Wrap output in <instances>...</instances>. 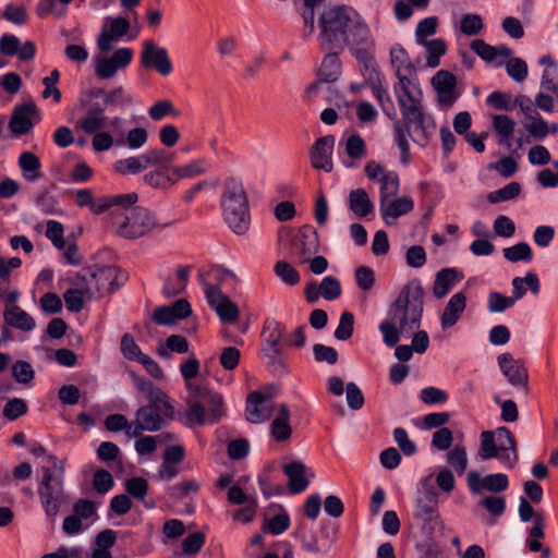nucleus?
I'll use <instances>...</instances> for the list:
<instances>
[{"label":"nucleus","instance_id":"774afa93","mask_svg":"<svg viewBox=\"0 0 558 558\" xmlns=\"http://www.w3.org/2000/svg\"><path fill=\"white\" fill-rule=\"evenodd\" d=\"M483 19L478 14L468 13L461 19L460 28L464 35L475 36L483 29Z\"/></svg>","mask_w":558,"mask_h":558},{"label":"nucleus","instance_id":"0e129e2a","mask_svg":"<svg viewBox=\"0 0 558 558\" xmlns=\"http://www.w3.org/2000/svg\"><path fill=\"white\" fill-rule=\"evenodd\" d=\"M393 439L398 444L402 453L407 457L414 456L417 447L414 441L409 438L408 432L403 427H396L392 432Z\"/></svg>","mask_w":558,"mask_h":558},{"label":"nucleus","instance_id":"cd10ccee","mask_svg":"<svg viewBox=\"0 0 558 558\" xmlns=\"http://www.w3.org/2000/svg\"><path fill=\"white\" fill-rule=\"evenodd\" d=\"M466 307V296L463 292L453 294L444 308L440 317V325L442 329L454 326L461 318L462 313Z\"/></svg>","mask_w":558,"mask_h":558},{"label":"nucleus","instance_id":"4d7b16f0","mask_svg":"<svg viewBox=\"0 0 558 558\" xmlns=\"http://www.w3.org/2000/svg\"><path fill=\"white\" fill-rule=\"evenodd\" d=\"M320 295L327 301L337 300L341 293L342 288L339 279L333 276H326L319 284Z\"/></svg>","mask_w":558,"mask_h":558},{"label":"nucleus","instance_id":"1a4fd4ad","mask_svg":"<svg viewBox=\"0 0 558 558\" xmlns=\"http://www.w3.org/2000/svg\"><path fill=\"white\" fill-rule=\"evenodd\" d=\"M158 227L155 215L145 207L135 206L130 216L119 226V235L125 239H138Z\"/></svg>","mask_w":558,"mask_h":558},{"label":"nucleus","instance_id":"864d4df0","mask_svg":"<svg viewBox=\"0 0 558 558\" xmlns=\"http://www.w3.org/2000/svg\"><path fill=\"white\" fill-rule=\"evenodd\" d=\"M353 331L354 315L349 311H344L340 315L339 325L333 332V337L339 341H347L352 337Z\"/></svg>","mask_w":558,"mask_h":558},{"label":"nucleus","instance_id":"2f4dec72","mask_svg":"<svg viewBox=\"0 0 558 558\" xmlns=\"http://www.w3.org/2000/svg\"><path fill=\"white\" fill-rule=\"evenodd\" d=\"M349 209L359 218H365L374 214L375 206L367 192L360 187L352 190L348 197Z\"/></svg>","mask_w":558,"mask_h":558},{"label":"nucleus","instance_id":"423d86ee","mask_svg":"<svg viewBox=\"0 0 558 558\" xmlns=\"http://www.w3.org/2000/svg\"><path fill=\"white\" fill-rule=\"evenodd\" d=\"M50 465L43 466V477L38 485V496L45 514L54 518L64 500V465L58 457L48 454Z\"/></svg>","mask_w":558,"mask_h":558},{"label":"nucleus","instance_id":"2eb2a0df","mask_svg":"<svg viewBox=\"0 0 558 558\" xmlns=\"http://www.w3.org/2000/svg\"><path fill=\"white\" fill-rule=\"evenodd\" d=\"M133 49L128 47L118 48L111 57L97 59L95 64V74L100 80L113 77L120 69L129 66L133 60Z\"/></svg>","mask_w":558,"mask_h":558},{"label":"nucleus","instance_id":"aec40b11","mask_svg":"<svg viewBox=\"0 0 558 558\" xmlns=\"http://www.w3.org/2000/svg\"><path fill=\"white\" fill-rule=\"evenodd\" d=\"M351 53L357 49L375 48V41L371 35L369 27L363 21L357 12H355L348 32V44Z\"/></svg>","mask_w":558,"mask_h":558},{"label":"nucleus","instance_id":"09e8293b","mask_svg":"<svg viewBox=\"0 0 558 558\" xmlns=\"http://www.w3.org/2000/svg\"><path fill=\"white\" fill-rule=\"evenodd\" d=\"M322 547L324 551L330 550L339 536V525L330 520H323L319 525Z\"/></svg>","mask_w":558,"mask_h":558},{"label":"nucleus","instance_id":"13d9d810","mask_svg":"<svg viewBox=\"0 0 558 558\" xmlns=\"http://www.w3.org/2000/svg\"><path fill=\"white\" fill-rule=\"evenodd\" d=\"M313 356L317 363H327L335 365L339 361L338 351L333 347H329L323 343H315L313 345Z\"/></svg>","mask_w":558,"mask_h":558},{"label":"nucleus","instance_id":"6e6552de","mask_svg":"<svg viewBox=\"0 0 558 558\" xmlns=\"http://www.w3.org/2000/svg\"><path fill=\"white\" fill-rule=\"evenodd\" d=\"M390 59L398 78V83L393 85L395 95L396 97H408V99L411 100L412 92L410 90V86L414 85L411 76L415 74L416 68L412 63L408 51L400 44H395L391 47Z\"/></svg>","mask_w":558,"mask_h":558},{"label":"nucleus","instance_id":"a18cd8bd","mask_svg":"<svg viewBox=\"0 0 558 558\" xmlns=\"http://www.w3.org/2000/svg\"><path fill=\"white\" fill-rule=\"evenodd\" d=\"M521 190V184L519 182L513 181L499 190L489 192L487 194V201L490 204L511 201L520 195Z\"/></svg>","mask_w":558,"mask_h":558},{"label":"nucleus","instance_id":"c03bdc74","mask_svg":"<svg viewBox=\"0 0 558 558\" xmlns=\"http://www.w3.org/2000/svg\"><path fill=\"white\" fill-rule=\"evenodd\" d=\"M153 417L144 416L137 410L135 412V422L129 423V427L125 428V433L129 437H138L142 432H158L160 428L154 424Z\"/></svg>","mask_w":558,"mask_h":558},{"label":"nucleus","instance_id":"338daca9","mask_svg":"<svg viewBox=\"0 0 558 558\" xmlns=\"http://www.w3.org/2000/svg\"><path fill=\"white\" fill-rule=\"evenodd\" d=\"M438 19L436 16H428L418 22L415 28V36L417 43L421 45L427 41L425 38L433 36L437 32Z\"/></svg>","mask_w":558,"mask_h":558},{"label":"nucleus","instance_id":"79ce46f5","mask_svg":"<svg viewBox=\"0 0 558 558\" xmlns=\"http://www.w3.org/2000/svg\"><path fill=\"white\" fill-rule=\"evenodd\" d=\"M146 163L154 167L174 168L173 161L175 160V153L166 150L165 148L155 147L147 150Z\"/></svg>","mask_w":558,"mask_h":558},{"label":"nucleus","instance_id":"4be33fe9","mask_svg":"<svg viewBox=\"0 0 558 558\" xmlns=\"http://www.w3.org/2000/svg\"><path fill=\"white\" fill-rule=\"evenodd\" d=\"M86 116L81 120L80 128L87 134H94L106 125L108 118L105 112L108 109L102 100L89 99Z\"/></svg>","mask_w":558,"mask_h":558},{"label":"nucleus","instance_id":"dca6fc26","mask_svg":"<svg viewBox=\"0 0 558 558\" xmlns=\"http://www.w3.org/2000/svg\"><path fill=\"white\" fill-rule=\"evenodd\" d=\"M468 487L474 495H480L483 490L492 493H501L509 487V477L505 473L487 474L482 477L477 471H470L466 475Z\"/></svg>","mask_w":558,"mask_h":558},{"label":"nucleus","instance_id":"3c124183","mask_svg":"<svg viewBox=\"0 0 558 558\" xmlns=\"http://www.w3.org/2000/svg\"><path fill=\"white\" fill-rule=\"evenodd\" d=\"M274 272L288 286H296L300 282L299 271L288 262L279 260L274 266Z\"/></svg>","mask_w":558,"mask_h":558},{"label":"nucleus","instance_id":"e2e57ef3","mask_svg":"<svg viewBox=\"0 0 558 558\" xmlns=\"http://www.w3.org/2000/svg\"><path fill=\"white\" fill-rule=\"evenodd\" d=\"M36 206L45 215H61L62 210L58 208L59 202L47 191L39 193L35 198Z\"/></svg>","mask_w":558,"mask_h":558},{"label":"nucleus","instance_id":"7ed1b4c3","mask_svg":"<svg viewBox=\"0 0 558 558\" xmlns=\"http://www.w3.org/2000/svg\"><path fill=\"white\" fill-rule=\"evenodd\" d=\"M399 108L402 114V120H397L393 123L395 143L400 149V159L403 165H408L411 158L410 144L408 136L412 137L411 128L415 125V130L420 132L423 141L421 145H425L428 141L426 114L423 110L421 99L412 94V99L408 97H397Z\"/></svg>","mask_w":558,"mask_h":558},{"label":"nucleus","instance_id":"473e14b6","mask_svg":"<svg viewBox=\"0 0 558 558\" xmlns=\"http://www.w3.org/2000/svg\"><path fill=\"white\" fill-rule=\"evenodd\" d=\"M352 56L356 59L360 72L366 81L369 76L383 74L375 59V48L357 49Z\"/></svg>","mask_w":558,"mask_h":558},{"label":"nucleus","instance_id":"0eeeda50","mask_svg":"<svg viewBox=\"0 0 558 558\" xmlns=\"http://www.w3.org/2000/svg\"><path fill=\"white\" fill-rule=\"evenodd\" d=\"M133 383L136 389L144 393L147 403L141 405L137 411L144 416L153 417L154 424L158 425L162 429L168 421L175 418V410L170 402V397L161 388L156 387L151 380L144 376H138L135 373H131Z\"/></svg>","mask_w":558,"mask_h":558},{"label":"nucleus","instance_id":"e433bc0d","mask_svg":"<svg viewBox=\"0 0 558 558\" xmlns=\"http://www.w3.org/2000/svg\"><path fill=\"white\" fill-rule=\"evenodd\" d=\"M146 154H142L120 159L114 162V171L122 175L138 174L149 167L146 163Z\"/></svg>","mask_w":558,"mask_h":558},{"label":"nucleus","instance_id":"a211bd4d","mask_svg":"<svg viewBox=\"0 0 558 558\" xmlns=\"http://www.w3.org/2000/svg\"><path fill=\"white\" fill-rule=\"evenodd\" d=\"M335 136L331 134L322 136L315 141L310 149L311 165L316 170L325 172L332 171V151L335 146Z\"/></svg>","mask_w":558,"mask_h":558},{"label":"nucleus","instance_id":"f8f14e48","mask_svg":"<svg viewBox=\"0 0 558 558\" xmlns=\"http://www.w3.org/2000/svg\"><path fill=\"white\" fill-rule=\"evenodd\" d=\"M290 250L300 262L306 263L308 256L315 255L319 250L318 232L312 225H304L298 229L290 241Z\"/></svg>","mask_w":558,"mask_h":558},{"label":"nucleus","instance_id":"20e7f679","mask_svg":"<svg viewBox=\"0 0 558 558\" xmlns=\"http://www.w3.org/2000/svg\"><path fill=\"white\" fill-rule=\"evenodd\" d=\"M220 207L223 220L232 232L242 235L248 231L251 223L250 204L240 179L228 178L225 181Z\"/></svg>","mask_w":558,"mask_h":558},{"label":"nucleus","instance_id":"603ef678","mask_svg":"<svg viewBox=\"0 0 558 558\" xmlns=\"http://www.w3.org/2000/svg\"><path fill=\"white\" fill-rule=\"evenodd\" d=\"M148 482L144 477L134 476L125 481L124 489L129 497L136 500H144L148 493Z\"/></svg>","mask_w":558,"mask_h":558},{"label":"nucleus","instance_id":"6ab92c4d","mask_svg":"<svg viewBox=\"0 0 558 558\" xmlns=\"http://www.w3.org/2000/svg\"><path fill=\"white\" fill-rule=\"evenodd\" d=\"M37 46L33 40L21 43L13 34L5 33L0 37V53L5 57L16 56L20 61L27 62L35 58Z\"/></svg>","mask_w":558,"mask_h":558},{"label":"nucleus","instance_id":"c9c22d12","mask_svg":"<svg viewBox=\"0 0 558 558\" xmlns=\"http://www.w3.org/2000/svg\"><path fill=\"white\" fill-rule=\"evenodd\" d=\"M19 167L28 181H37L41 178V162L38 156L32 151H23L19 157Z\"/></svg>","mask_w":558,"mask_h":558},{"label":"nucleus","instance_id":"c756f323","mask_svg":"<svg viewBox=\"0 0 558 558\" xmlns=\"http://www.w3.org/2000/svg\"><path fill=\"white\" fill-rule=\"evenodd\" d=\"M290 421V409L286 403L280 404L278 414L270 423V435L278 441L283 442L292 435V427Z\"/></svg>","mask_w":558,"mask_h":558},{"label":"nucleus","instance_id":"9d476101","mask_svg":"<svg viewBox=\"0 0 558 558\" xmlns=\"http://www.w3.org/2000/svg\"><path fill=\"white\" fill-rule=\"evenodd\" d=\"M90 277L99 293L112 294L128 282L129 272L120 266L101 265L95 266V269L90 270Z\"/></svg>","mask_w":558,"mask_h":558},{"label":"nucleus","instance_id":"39448f33","mask_svg":"<svg viewBox=\"0 0 558 558\" xmlns=\"http://www.w3.org/2000/svg\"><path fill=\"white\" fill-rule=\"evenodd\" d=\"M355 10L345 4L335 5L318 17L322 48L343 51L348 44V32Z\"/></svg>","mask_w":558,"mask_h":558},{"label":"nucleus","instance_id":"a19ab883","mask_svg":"<svg viewBox=\"0 0 558 558\" xmlns=\"http://www.w3.org/2000/svg\"><path fill=\"white\" fill-rule=\"evenodd\" d=\"M428 52L427 65L432 69L437 68L440 64V58L447 53L448 46L445 39L436 38L427 40L423 44Z\"/></svg>","mask_w":558,"mask_h":558},{"label":"nucleus","instance_id":"de8ad7c7","mask_svg":"<svg viewBox=\"0 0 558 558\" xmlns=\"http://www.w3.org/2000/svg\"><path fill=\"white\" fill-rule=\"evenodd\" d=\"M471 49L484 61L495 62V66H501L505 64V60L496 61L497 49L495 46L488 45L483 39H474L471 43Z\"/></svg>","mask_w":558,"mask_h":558},{"label":"nucleus","instance_id":"72a5a7b5","mask_svg":"<svg viewBox=\"0 0 558 558\" xmlns=\"http://www.w3.org/2000/svg\"><path fill=\"white\" fill-rule=\"evenodd\" d=\"M292 536L301 542L302 549L307 553L320 554L324 551L317 535L313 531H307L306 524L303 522L295 526Z\"/></svg>","mask_w":558,"mask_h":558},{"label":"nucleus","instance_id":"37998d69","mask_svg":"<svg viewBox=\"0 0 558 558\" xmlns=\"http://www.w3.org/2000/svg\"><path fill=\"white\" fill-rule=\"evenodd\" d=\"M280 512L270 518L263 526L264 531L272 535L284 533L291 524L290 515L287 510L279 505Z\"/></svg>","mask_w":558,"mask_h":558},{"label":"nucleus","instance_id":"b1692460","mask_svg":"<svg viewBox=\"0 0 558 558\" xmlns=\"http://www.w3.org/2000/svg\"><path fill=\"white\" fill-rule=\"evenodd\" d=\"M413 208L414 202L410 196L379 203L380 215L387 226H392L397 218L409 214Z\"/></svg>","mask_w":558,"mask_h":558},{"label":"nucleus","instance_id":"8fccbe9b","mask_svg":"<svg viewBox=\"0 0 558 558\" xmlns=\"http://www.w3.org/2000/svg\"><path fill=\"white\" fill-rule=\"evenodd\" d=\"M205 542L206 535L201 531L189 534L182 541V554L187 557L196 556L205 545Z\"/></svg>","mask_w":558,"mask_h":558},{"label":"nucleus","instance_id":"7c9ffc66","mask_svg":"<svg viewBox=\"0 0 558 558\" xmlns=\"http://www.w3.org/2000/svg\"><path fill=\"white\" fill-rule=\"evenodd\" d=\"M463 274L457 268H442L436 274L433 286L435 298L442 299L446 296L454 282L463 279Z\"/></svg>","mask_w":558,"mask_h":558},{"label":"nucleus","instance_id":"ea45409f","mask_svg":"<svg viewBox=\"0 0 558 558\" xmlns=\"http://www.w3.org/2000/svg\"><path fill=\"white\" fill-rule=\"evenodd\" d=\"M504 257L510 263H531L534 254L526 242H519L512 246L504 248Z\"/></svg>","mask_w":558,"mask_h":558},{"label":"nucleus","instance_id":"5701e85b","mask_svg":"<svg viewBox=\"0 0 558 558\" xmlns=\"http://www.w3.org/2000/svg\"><path fill=\"white\" fill-rule=\"evenodd\" d=\"M89 99H100L107 108L112 106L128 107L133 102V98L122 86L106 90L102 87H93L87 90Z\"/></svg>","mask_w":558,"mask_h":558},{"label":"nucleus","instance_id":"5fc2aeb1","mask_svg":"<svg viewBox=\"0 0 558 558\" xmlns=\"http://www.w3.org/2000/svg\"><path fill=\"white\" fill-rule=\"evenodd\" d=\"M1 17L15 25H24L28 21V12L23 4L8 3L1 13Z\"/></svg>","mask_w":558,"mask_h":558},{"label":"nucleus","instance_id":"49530a36","mask_svg":"<svg viewBox=\"0 0 558 558\" xmlns=\"http://www.w3.org/2000/svg\"><path fill=\"white\" fill-rule=\"evenodd\" d=\"M500 446L495 442V433L492 430H484L481 433V445L478 449V457L483 460H490L498 457Z\"/></svg>","mask_w":558,"mask_h":558},{"label":"nucleus","instance_id":"412c9836","mask_svg":"<svg viewBox=\"0 0 558 558\" xmlns=\"http://www.w3.org/2000/svg\"><path fill=\"white\" fill-rule=\"evenodd\" d=\"M282 472L288 477V489L291 495H298L305 492L311 483L306 476L307 466L293 460L282 465Z\"/></svg>","mask_w":558,"mask_h":558},{"label":"nucleus","instance_id":"bb28decb","mask_svg":"<svg viewBox=\"0 0 558 558\" xmlns=\"http://www.w3.org/2000/svg\"><path fill=\"white\" fill-rule=\"evenodd\" d=\"M439 513L438 509V493L435 488L430 487L423 492L415 500L413 515L416 520L430 519Z\"/></svg>","mask_w":558,"mask_h":558},{"label":"nucleus","instance_id":"9b49d317","mask_svg":"<svg viewBox=\"0 0 558 558\" xmlns=\"http://www.w3.org/2000/svg\"><path fill=\"white\" fill-rule=\"evenodd\" d=\"M141 65L155 70L162 76H168L173 71V64L165 47H158L154 40H145L140 57Z\"/></svg>","mask_w":558,"mask_h":558},{"label":"nucleus","instance_id":"69168bd1","mask_svg":"<svg viewBox=\"0 0 558 558\" xmlns=\"http://www.w3.org/2000/svg\"><path fill=\"white\" fill-rule=\"evenodd\" d=\"M121 353L123 356L130 361L138 362L142 359V354H144L135 342L134 338L130 333H124L121 338L120 343Z\"/></svg>","mask_w":558,"mask_h":558},{"label":"nucleus","instance_id":"f3484780","mask_svg":"<svg viewBox=\"0 0 558 558\" xmlns=\"http://www.w3.org/2000/svg\"><path fill=\"white\" fill-rule=\"evenodd\" d=\"M38 114L39 110L34 101L16 105L9 121V130L12 135L20 137L31 132L34 126L32 118Z\"/></svg>","mask_w":558,"mask_h":558},{"label":"nucleus","instance_id":"6e6d98bb","mask_svg":"<svg viewBox=\"0 0 558 558\" xmlns=\"http://www.w3.org/2000/svg\"><path fill=\"white\" fill-rule=\"evenodd\" d=\"M180 111L174 108L170 100H158L149 109L148 116L154 121H160L166 116L178 117Z\"/></svg>","mask_w":558,"mask_h":558},{"label":"nucleus","instance_id":"58836bf2","mask_svg":"<svg viewBox=\"0 0 558 558\" xmlns=\"http://www.w3.org/2000/svg\"><path fill=\"white\" fill-rule=\"evenodd\" d=\"M400 180L395 171L387 172L380 178L379 203L388 202L399 193Z\"/></svg>","mask_w":558,"mask_h":558},{"label":"nucleus","instance_id":"4468645a","mask_svg":"<svg viewBox=\"0 0 558 558\" xmlns=\"http://www.w3.org/2000/svg\"><path fill=\"white\" fill-rule=\"evenodd\" d=\"M497 362L502 375L508 383L517 388H522L525 393L529 392V372L521 359L515 360L509 352L498 355Z\"/></svg>","mask_w":558,"mask_h":558},{"label":"nucleus","instance_id":"f704fd0d","mask_svg":"<svg viewBox=\"0 0 558 558\" xmlns=\"http://www.w3.org/2000/svg\"><path fill=\"white\" fill-rule=\"evenodd\" d=\"M4 320L8 325L22 331H31L36 326L35 319L16 305L4 312Z\"/></svg>","mask_w":558,"mask_h":558},{"label":"nucleus","instance_id":"680f3d73","mask_svg":"<svg viewBox=\"0 0 558 558\" xmlns=\"http://www.w3.org/2000/svg\"><path fill=\"white\" fill-rule=\"evenodd\" d=\"M345 153L351 159H362L365 157L366 144L360 134L354 133L348 137Z\"/></svg>","mask_w":558,"mask_h":558},{"label":"nucleus","instance_id":"c85d7f7f","mask_svg":"<svg viewBox=\"0 0 558 558\" xmlns=\"http://www.w3.org/2000/svg\"><path fill=\"white\" fill-rule=\"evenodd\" d=\"M143 181L146 185L161 191H167L178 183L173 168L165 167H156L155 170L145 173Z\"/></svg>","mask_w":558,"mask_h":558},{"label":"nucleus","instance_id":"f257e3e1","mask_svg":"<svg viewBox=\"0 0 558 558\" xmlns=\"http://www.w3.org/2000/svg\"><path fill=\"white\" fill-rule=\"evenodd\" d=\"M423 311L424 289L421 280L413 278L402 287L396 300L388 306L389 319L383 320L379 325L383 342L388 348L396 347L395 356L399 362L410 361L414 352L409 344L397 345L400 335L420 327Z\"/></svg>","mask_w":558,"mask_h":558},{"label":"nucleus","instance_id":"393cba45","mask_svg":"<svg viewBox=\"0 0 558 558\" xmlns=\"http://www.w3.org/2000/svg\"><path fill=\"white\" fill-rule=\"evenodd\" d=\"M267 397L258 391L254 390L247 395L245 417L252 424H259L270 417V411L265 407Z\"/></svg>","mask_w":558,"mask_h":558},{"label":"nucleus","instance_id":"052dcab7","mask_svg":"<svg viewBox=\"0 0 558 558\" xmlns=\"http://www.w3.org/2000/svg\"><path fill=\"white\" fill-rule=\"evenodd\" d=\"M148 133L144 128H134L126 134L125 140H118L119 145H126L131 149H138L147 142Z\"/></svg>","mask_w":558,"mask_h":558},{"label":"nucleus","instance_id":"4c0bfd02","mask_svg":"<svg viewBox=\"0 0 558 558\" xmlns=\"http://www.w3.org/2000/svg\"><path fill=\"white\" fill-rule=\"evenodd\" d=\"M208 163L205 159L198 158L191 160L183 166H177L173 168V174H175L177 181L182 179H192L205 173L208 170Z\"/></svg>","mask_w":558,"mask_h":558},{"label":"nucleus","instance_id":"f03ea898","mask_svg":"<svg viewBox=\"0 0 558 558\" xmlns=\"http://www.w3.org/2000/svg\"><path fill=\"white\" fill-rule=\"evenodd\" d=\"M187 409L178 412V421L185 427L217 424L223 416V397L221 393L201 385L187 383Z\"/></svg>","mask_w":558,"mask_h":558},{"label":"nucleus","instance_id":"ddd939ff","mask_svg":"<svg viewBox=\"0 0 558 558\" xmlns=\"http://www.w3.org/2000/svg\"><path fill=\"white\" fill-rule=\"evenodd\" d=\"M205 295L208 305L215 310L222 323H234L239 318L238 305L221 292L219 284H206Z\"/></svg>","mask_w":558,"mask_h":558},{"label":"nucleus","instance_id":"bf43d9fd","mask_svg":"<svg viewBox=\"0 0 558 558\" xmlns=\"http://www.w3.org/2000/svg\"><path fill=\"white\" fill-rule=\"evenodd\" d=\"M486 104L496 110L511 111L514 109L513 100L510 93L495 90L486 98Z\"/></svg>","mask_w":558,"mask_h":558},{"label":"nucleus","instance_id":"a878e982","mask_svg":"<svg viewBox=\"0 0 558 558\" xmlns=\"http://www.w3.org/2000/svg\"><path fill=\"white\" fill-rule=\"evenodd\" d=\"M338 50H328L322 60L320 68L317 72V77L320 83H335L341 76L342 62L339 58Z\"/></svg>","mask_w":558,"mask_h":558}]
</instances>
